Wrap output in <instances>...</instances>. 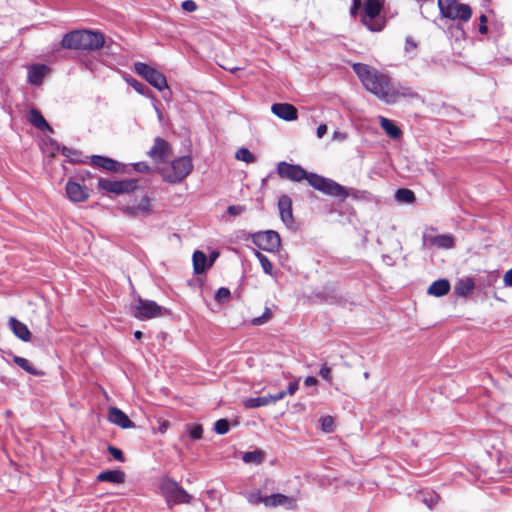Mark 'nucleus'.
Instances as JSON below:
<instances>
[{"label":"nucleus","instance_id":"7c9ffc66","mask_svg":"<svg viewBox=\"0 0 512 512\" xmlns=\"http://www.w3.org/2000/svg\"><path fill=\"white\" fill-rule=\"evenodd\" d=\"M13 361L20 368L25 370L27 373L31 375H39L40 373L34 368V366L30 363L29 360L20 356H13Z\"/></svg>","mask_w":512,"mask_h":512},{"label":"nucleus","instance_id":"a211bd4d","mask_svg":"<svg viewBox=\"0 0 512 512\" xmlns=\"http://www.w3.org/2000/svg\"><path fill=\"white\" fill-rule=\"evenodd\" d=\"M424 243L428 246H435L441 249H451L455 245V239L450 234L426 236Z\"/></svg>","mask_w":512,"mask_h":512},{"label":"nucleus","instance_id":"b1692460","mask_svg":"<svg viewBox=\"0 0 512 512\" xmlns=\"http://www.w3.org/2000/svg\"><path fill=\"white\" fill-rule=\"evenodd\" d=\"M97 480L100 482H110L114 484H120L125 481V474L121 470H108L101 472L97 476Z\"/></svg>","mask_w":512,"mask_h":512},{"label":"nucleus","instance_id":"dca6fc26","mask_svg":"<svg viewBox=\"0 0 512 512\" xmlns=\"http://www.w3.org/2000/svg\"><path fill=\"white\" fill-rule=\"evenodd\" d=\"M274 115L285 121H294L298 118L297 109L288 103H275L271 107Z\"/></svg>","mask_w":512,"mask_h":512},{"label":"nucleus","instance_id":"412c9836","mask_svg":"<svg viewBox=\"0 0 512 512\" xmlns=\"http://www.w3.org/2000/svg\"><path fill=\"white\" fill-rule=\"evenodd\" d=\"M9 327L16 337L21 339L22 341H29L31 339V333L26 324L17 320L14 317L9 319Z\"/></svg>","mask_w":512,"mask_h":512},{"label":"nucleus","instance_id":"58836bf2","mask_svg":"<svg viewBox=\"0 0 512 512\" xmlns=\"http://www.w3.org/2000/svg\"><path fill=\"white\" fill-rule=\"evenodd\" d=\"M230 298V290L226 287H221L217 290L215 294V299L219 303H224L228 301Z\"/></svg>","mask_w":512,"mask_h":512},{"label":"nucleus","instance_id":"a878e982","mask_svg":"<svg viewBox=\"0 0 512 512\" xmlns=\"http://www.w3.org/2000/svg\"><path fill=\"white\" fill-rule=\"evenodd\" d=\"M450 290V283L446 279H440L435 282H433L429 288H428V294L435 296V297H441L446 295Z\"/></svg>","mask_w":512,"mask_h":512},{"label":"nucleus","instance_id":"2eb2a0df","mask_svg":"<svg viewBox=\"0 0 512 512\" xmlns=\"http://www.w3.org/2000/svg\"><path fill=\"white\" fill-rule=\"evenodd\" d=\"M278 209L282 222L287 227H292L294 224L292 199L288 195L280 196L278 200Z\"/></svg>","mask_w":512,"mask_h":512},{"label":"nucleus","instance_id":"f8f14e48","mask_svg":"<svg viewBox=\"0 0 512 512\" xmlns=\"http://www.w3.org/2000/svg\"><path fill=\"white\" fill-rule=\"evenodd\" d=\"M163 308L151 300L139 299L133 309V316L139 320H148L159 317L163 313Z\"/></svg>","mask_w":512,"mask_h":512},{"label":"nucleus","instance_id":"052dcab7","mask_svg":"<svg viewBox=\"0 0 512 512\" xmlns=\"http://www.w3.org/2000/svg\"><path fill=\"white\" fill-rule=\"evenodd\" d=\"M154 108H155V110L157 112L158 119L161 121L162 120V113H161V111L156 106H154Z\"/></svg>","mask_w":512,"mask_h":512},{"label":"nucleus","instance_id":"ea45409f","mask_svg":"<svg viewBox=\"0 0 512 512\" xmlns=\"http://www.w3.org/2000/svg\"><path fill=\"white\" fill-rule=\"evenodd\" d=\"M321 429L324 432H331L333 430L334 421L331 416H324L320 419Z\"/></svg>","mask_w":512,"mask_h":512},{"label":"nucleus","instance_id":"c03bdc74","mask_svg":"<svg viewBox=\"0 0 512 512\" xmlns=\"http://www.w3.org/2000/svg\"><path fill=\"white\" fill-rule=\"evenodd\" d=\"M319 375L328 382H331V368L326 364L323 365L319 371Z\"/></svg>","mask_w":512,"mask_h":512},{"label":"nucleus","instance_id":"7ed1b4c3","mask_svg":"<svg viewBox=\"0 0 512 512\" xmlns=\"http://www.w3.org/2000/svg\"><path fill=\"white\" fill-rule=\"evenodd\" d=\"M384 5L385 0H354V13L362 8V24L370 31L380 32L386 25Z\"/></svg>","mask_w":512,"mask_h":512},{"label":"nucleus","instance_id":"3c124183","mask_svg":"<svg viewBox=\"0 0 512 512\" xmlns=\"http://www.w3.org/2000/svg\"><path fill=\"white\" fill-rule=\"evenodd\" d=\"M134 169L138 172H148L150 170L149 166L145 162H138L134 164Z\"/></svg>","mask_w":512,"mask_h":512},{"label":"nucleus","instance_id":"09e8293b","mask_svg":"<svg viewBox=\"0 0 512 512\" xmlns=\"http://www.w3.org/2000/svg\"><path fill=\"white\" fill-rule=\"evenodd\" d=\"M417 48V44L414 42V40L410 37L406 38V45L405 50L408 53L414 52Z\"/></svg>","mask_w":512,"mask_h":512},{"label":"nucleus","instance_id":"e433bc0d","mask_svg":"<svg viewBox=\"0 0 512 512\" xmlns=\"http://www.w3.org/2000/svg\"><path fill=\"white\" fill-rule=\"evenodd\" d=\"M214 430L217 434H226L229 431V422L226 419L217 420L214 425Z\"/></svg>","mask_w":512,"mask_h":512},{"label":"nucleus","instance_id":"20e7f679","mask_svg":"<svg viewBox=\"0 0 512 512\" xmlns=\"http://www.w3.org/2000/svg\"><path fill=\"white\" fill-rule=\"evenodd\" d=\"M102 33L90 30H77L64 35L61 46L66 49L97 50L104 46Z\"/></svg>","mask_w":512,"mask_h":512},{"label":"nucleus","instance_id":"37998d69","mask_svg":"<svg viewBox=\"0 0 512 512\" xmlns=\"http://www.w3.org/2000/svg\"><path fill=\"white\" fill-rule=\"evenodd\" d=\"M108 451L109 453L113 456V458L117 461H120V462H123L124 461V456H123V453L120 449L114 447V446H109L108 447Z\"/></svg>","mask_w":512,"mask_h":512},{"label":"nucleus","instance_id":"4be33fe9","mask_svg":"<svg viewBox=\"0 0 512 512\" xmlns=\"http://www.w3.org/2000/svg\"><path fill=\"white\" fill-rule=\"evenodd\" d=\"M379 124L390 138L399 139L401 137L402 131L393 120L380 116Z\"/></svg>","mask_w":512,"mask_h":512},{"label":"nucleus","instance_id":"9b49d317","mask_svg":"<svg viewBox=\"0 0 512 512\" xmlns=\"http://www.w3.org/2000/svg\"><path fill=\"white\" fill-rule=\"evenodd\" d=\"M252 241L259 249L267 252H277L281 245L279 234L273 230L254 233Z\"/></svg>","mask_w":512,"mask_h":512},{"label":"nucleus","instance_id":"4d7b16f0","mask_svg":"<svg viewBox=\"0 0 512 512\" xmlns=\"http://www.w3.org/2000/svg\"><path fill=\"white\" fill-rule=\"evenodd\" d=\"M228 212H229V214L237 215L239 213V208L236 206H229Z\"/></svg>","mask_w":512,"mask_h":512},{"label":"nucleus","instance_id":"cd10ccee","mask_svg":"<svg viewBox=\"0 0 512 512\" xmlns=\"http://www.w3.org/2000/svg\"><path fill=\"white\" fill-rule=\"evenodd\" d=\"M193 268L196 274H202L209 267L207 257L202 251H195L193 253Z\"/></svg>","mask_w":512,"mask_h":512},{"label":"nucleus","instance_id":"1a4fd4ad","mask_svg":"<svg viewBox=\"0 0 512 512\" xmlns=\"http://www.w3.org/2000/svg\"><path fill=\"white\" fill-rule=\"evenodd\" d=\"M134 68L137 74L145 78L156 89L161 91L168 88L166 77L158 70L142 62L135 63Z\"/></svg>","mask_w":512,"mask_h":512},{"label":"nucleus","instance_id":"2f4dec72","mask_svg":"<svg viewBox=\"0 0 512 512\" xmlns=\"http://www.w3.org/2000/svg\"><path fill=\"white\" fill-rule=\"evenodd\" d=\"M185 432L192 440H199L203 436V428L200 424L189 423L185 425Z\"/></svg>","mask_w":512,"mask_h":512},{"label":"nucleus","instance_id":"c756f323","mask_svg":"<svg viewBox=\"0 0 512 512\" xmlns=\"http://www.w3.org/2000/svg\"><path fill=\"white\" fill-rule=\"evenodd\" d=\"M474 289V282L471 279L460 280L455 286V292L460 296L468 295Z\"/></svg>","mask_w":512,"mask_h":512},{"label":"nucleus","instance_id":"393cba45","mask_svg":"<svg viewBox=\"0 0 512 512\" xmlns=\"http://www.w3.org/2000/svg\"><path fill=\"white\" fill-rule=\"evenodd\" d=\"M28 121L35 126L36 128L42 130V131H52V128L49 126V124L46 122L44 117L41 115V113L37 109H31L28 114Z\"/></svg>","mask_w":512,"mask_h":512},{"label":"nucleus","instance_id":"13d9d810","mask_svg":"<svg viewBox=\"0 0 512 512\" xmlns=\"http://www.w3.org/2000/svg\"><path fill=\"white\" fill-rule=\"evenodd\" d=\"M219 256V253L218 252H213L211 255H210V260H209V267L214 263V261L217 259V257Z\"/></svg>","mask_w":512,"mask_h":512},{"label":"nucleus","instance_id":"864d4df0","mask_svg":"<svg viewBox=\"0 0 512 512\" xmlns=\"http://www.w3.org/2000/svg\"><path fill=\"white\" fill-rule=\"evenodd\" d=\"M316 133H317L318 138H322L327 133V125H325V124L319 125Z\"/></svg>","mask_w":512,"mask_h":512},{"label":"nucleus","instance_id":"8fccbe9b","mask_svg":"<svg viewBox=\"0 0 512 512\" xmlns=\"http://www.w3.org/2000/svg\"><path fill=\"white\" fill-rule=\"evenodd\" d=\"M480 25H479V32L481 34H486L487 31H488V28H487V17L485 15H481L480 18Z\"/></svg>","mask_w":512,"mask_h":512},{"label":"nucleus","instance_id":"5701e85b","mask_svg":"<svg viewBox=\"0 0 512 512\" xmlns=\"http://www.w3.org/2000/svg\"><path fill=\"white\" fill-rule=\"evenodd\" d=\"M48 72L46 65H32L28 70V80L31 84H40Z\"/></svg>","mask_w":512,"mask_h":512},{"label":"nucleus","instance_id":"423d86ee","mask_svg":"<svg viewBox=\"0 0 512 512\" xmlns=\"http://www.w3.org/2000/svg\"><path fill=\"white\" fill-rule=\"evenodd\" d=\"M160 491L169 508L177 504H189L192 499V496L177 482L168 478L161 482Z\"/></svg>","mask_w":512,"mask_h":512},{"label":"nucleus","instance_id":"680f3d73","mask_svg":"<svg viewBox=\"0 0 512 512\" xmlns=\"http://www.w3.org/2000/svg\"><path fill=\"white\" fill-rule=\"evenodd\" d=\"M134 337H135L136 339H140V338L142 337V332H141V331H136V332L134 333Z\"/></svg>","mask_w":512,"mask_h":512},{"label":"nucleus","instance_id":"a18cd8bd","mask_svg":"<svg viewBox=\"0 0 512 512\" xmlns=\"http://www.w3.org/2000/svg\"><path fill=\"white\" fill-rule=\"evenodd\" d=\"M157 422H158V428H157L158 432L161 434L166 433L170 427V422L167 420H164V419H158Z\"/></svg>","mask_w":512,"mask_h":512},{"label":"nucleus","instance_id":"0eeeda50","mask_svg":"<svg viewBox=\"0 0 512 512\" xmlns=\"http://www.w3.org/2000/svg\"><path fill=\"white\" fill-rule=\"evenodd\" d=\"M121 211L128 217H147L153 213V198L148 193H143L122 206Z\"/></svg>","mask_w":512,"mask_h":512},{"label":"nucleus","instance_id":"de8ad7c7","mask_svg":"<svg viewBox=\"0 0 512 512\" xmlns=\"http://www.w3.org/2000/svg\"><path fill=\"white\" fill-rule=\"evenodd\" d=\"M299 380H300V378H298L296 381L291 382L289 384L287 390L285 391L286 395H294L296 393V391L299 388Z\"/></svg>","mask_w":512,"mask_h":512},{"label":"nucleus","instance_id":"4c0bfd02","mask_svg":"<svg viewBox=\"0 0 512 512\" xmlns=\"http://www.w3.org/2000/svg\"><path fill=\"white\" fill-rule=\"evenodd\" d=\"M271 315V310L268 307H266L263 314L260 317L252 319L251 323L255 326L263 325L271 318Z\"/></svg>","mask_w":512,"mask_h":512},{"label":"nucleus","instance_id":"6ab92c4d","mask_svg":"<svg viewBox=\"0 0 512 512\" xmlns=\"http://www.w3.org/2000/svg\"><path fill=\"white\" fill-rule=\"evenodd\" d=\"M108 419L111 423L123 429L134 427V423L128 418V416L122 410L116 407H111L109 409Z\"/></svg>","mask_w":512,"mask_h":512},{"label":"nucleus","instance_id":"aec40b11","mask_svg":"<svg viewBox=\"0 0 512 512\" xmlns=\"http://www.w3.org/2000/svg\"><path fill=\"white\" fill-rule=\"evenodd\" d=\"M266 507L285 506L290 509L296 508V500L283 494H272L265 497Z\"/></svg>","mask_w":512,"mask_h":512},{"label":"nucleus","instance_id":"5fc2aeb1","mask_svg":"<svg viewBox=\"0 0 512 512\" xmlns=\"http://www.w3.org/2000/svg\"><path fill=\"white\" fill-rule=\"evenodd\" d=\"M317 382H318V380L313 376L306 377L304 380V384L307 387L315 386L317 384Z\"/></svg>","mask_w":512,"mask_h":512},{"label":"nucleus","instance_id":"bb28decb","mask_svg":"<svg viewBox=\"0 0 512 512\" xmlns=\"http://www.w3.org/2000/svg\"><path fill=\"white\" fill-rule=\"evenodd\" d=\"M91 163L94 166L102 168L107 171H117L119 166L115 160L98 155L92 156Z\"/></svg>","mask_w":512,"mask_h":512},{"label":"nucleus","instance_id":"e2e57ef3","mask_svg":"<svg viewBox=\"0 0 512 512\" xmlns=\"http://www.w3.org/2000/svg\"><path fill=\"white\" fill-rule=\"evenodd\" d=\"M67 151H68V149H67V148H63V151H62V152H63V154H64V155L68 156V154L66 153Z\"/></svg>","mask_w":512,"mask_h":512},{"label":"nucleus","instance_id":"39448f33","mask_svg":"<svg viewBox=\"0 0 512 512\" xmlns=\"http://www.w3.org/2000/svg\"><path fill=\"white\" fill-rule=\"evenodd\" d=\"M193 164L189 156H182L171 162L169 166L161 169L163 179L169 183L183 181L192 171Z\"/></svg>","mask_w":512,"mask_h":512},{"label":"nucleus","instance_id":"4468645a","mask_svg":"<svg viewBox=\"0 0 512 512\" xmlns=\"http://www.w3.org/2000/svg\"><path fill=\"white\" fill-rule=\"evenodd\" d=\"M66 195L72 202H83L88 199L89 191L86 186L69 180L66 184Z\"/></svg>","mask_w":512,"mask_h":512},{"label":"nucleus","instance_id":"f257e3e1","mask_svg":"<svg viewBox=\"0 0 512 512\" xmlns=\"http://www.w3.org/2000/svg\"><path fill=\"white\" fill-rule=\"evenodd\" d=\"M354 73L363 87L386 104H395L402 99L417 97V94L409 87L396 83L392 78L363 63H354Z\"/></svg>","mask_w":512,"mask_h":512},{"label":"nucleus","instance_id":"6e6d98bb","mask_svg":"<svg viewBox=\"0 0 512 512\" xmlns=\"http://www.w3.org/2000/svg\"><path fill=\"white\" fill-rule=\"evenodd\" d=\"M347 138H348V134H346V133L343 134V133L338 132V131H335L333 133V139L334 140H345Z\"/></svg>","mask_w":512,"mask_h":512},{"label":"nucleus","instance_id":"f03ea898","mask_svg":"<svg viewBox=\"0 0 512 512\" xmlns=\"http://www.w3.org/2000/svg\"><path fill=\"white\" fill-rule=\"evenodd\" d=\"M277 173L281 178L294 182H300L306 179L314 189L327 195L340 198L348 196V193L343 186L318 174L307 173L300 165L280 162L277 166Z\"/></svg>","mask_w":512,"mask_h":512},{"label":"nucleus","instance_id":"49530a36","mask_svg":"<svg viewBox=\"0 0 512 512\" xmlns=\"http://www.w3.org/2000/svg\"><path fill=\"white\" fill-rule=\"evenodd\" d=\"M182 8L186 12H194L197 9V5L193 0H186L182 3Z\"/></svg>","mask_w":512,"mask_h":512},{"label":"nucleus","instance_id":"f3484780","mask_svg":"<svg viewBox=\"0 0 512 512\" xmlns=\"http://www.w3.org/2000/svg\"><path fill=\"white\" fill-rule=\"evenodd\" d=\"M169 154V145L162 138H156L154 145L149 151V156L156 162L162 163Z\"/></svg>","mask_w":512,"mask_h":512},{"label":"nucleus","instance_id":"ddd939ff","mask_svg":"<svg viewBox=\"0 0 512 512\" xmlns=\"http://www.w3.org/2000/svg\"><path fill=\"white\" fill-rule=\"evenodd\" d=\"M285 396L286 392H279L275 395L250 397L243 400V405L246 409L264 407L282 400Z\"/></svg>","mask_w":512,"mask_h":512},{"label":"nucleus","instance_id":"c9c22d12","mask_svg":"<svg viewBox=\"0 0 512 512\" xmlns=\"http://www.w3.org/2000/svg\"><path fill=\"white\" fill-rule=\"evenodd\" d=\"M265 497L261 494L260 491H253L247 494V500L249 503L253 505L264 504L265 505Z\"/></svg>","mask_w":512,"mask_h":512},{"label":"nucleus","instance_id":"c85d7f7f","mask_svg":"<svg viewBox=\"0 0 512 512\" xmlns=\"http://www.w3.org/2000/svg\"><path fill=\"white\" fill-rule=\"evenodd\" d=\"M245 463L261 464L264 460V452L260 450L245 452L242 456Z\"/></svg>","mask_w":512,"mask_h":512},{"label":"nucleus","instance_id":"bf43d9fd","mask_svg":"<svg viewBox=\"0 0 512 512\" xmlns=\"http://www.w3.org/2000/svg\"><path fill=\"white\" fill-rule=\"evenodd\" d=\"M232 74L236 73L238 70H240L239 67H233V68H227Z\"/></svg>","mask_w":512,"mask_h":512},{"label":"nucleus","instance_id":"9d476101","mask_svg":"<svg viewBox=\"0 0 512 512\" xmlns=\"http://www.w3.org/2000/svg\"><path fill=\"white\" fill-rule=\"evenodd\" d=\"M138 181L136 179H125L120 181H113L108 179H99V189L113 194H126L131 193L137 189Z\"/></svg>","mask_w":512,"mask_h":512},{"label":"nucleus","instance_id":"473e14b6","mask_svg":"<svg viewBox=\"0 0 512 512\" xmlns=\"http://www.w3.org/2000/svg\"><path fill=\"white\" fill-rule=\"evenodd\" d=\"M395 198L398 202L409 204L414 202L415 194L409 189L402 188L396 191Z\"/></svg>","mask_w":512,"mask_h":512},{"label":"nucleus","instance_id":"a19ab883","mask_svg":"<svg viewBox=\"0 0 512 512\" xmlns=\"http://www.w3.org/2000/svg\"><path fill=\"white\" fill-rule=\"evenodd\" d=\"M438 499H439L438 495L431 492V493L426 494L423 497L422 501L431 509L438 502Z\"/></svg>","mask_w":512,"mask_h":512},{"label":"nucleus","instance_id":"72a5a7b5","mask_svg":"<svg viewBox=\"0 0 512 512\" xmlns=\"http://www.w3.org/2000/svg\"><path fill=\"white\" fill-rule=\"evenodd\" d=\"M254 255L260 262L263 271L267 275L273 276V264L271 263V261L264 254L257 250L254 251Z\"/></svg>","mask_w":512,"mask_h":512},{"label":"nucleus","instance_id":"79ce46f5","mask_svg":"<svg viewBox=\"0 0 512 512\" xmlns=\"http://www.w3.org/2000/svg\"><path fill=\"white\" fill-rule=\"evenodd\" d=\"M128 83L140 94L148 96V89L135 79L129 80Z\"/></svg>","mask_w":512,"mask_h":512},{"label":"nucleus","instance_id":"603ef678","mask_svg":"<svg viewBox=\"0 0 512 512\" xmlns=\"http://www.w3.org/2000/svg\"><path fill=\"white\" fill-rule=\"evenodd\" d=\"M503 281L505 286L512 287V268L504 274Z\"/></svg>","mask_w":512,"mask_h":512},{"label":"nucleus","instance_id":"f704fd0d","mask_svg":"<svg viewBox=\"0 0 512 512\" xmlns=\"http://www.w3.org/2000/svg\"><path fill=\"white\" fill-rule=\"evenodd\" d=\"M235 158L247 164L255 162V156L246 148H240L236 151Z\"/></svg>","mask_w":512,"mask_h":512},{"label":"nucleus","instance_id":"6e6552de","mask_svg":"<svg viewBox=\"0 0 512 512\" xmlns=\"http://www.w3.org/2000/svg\"><path fill=\"white\" fill-rule=\"evenodd\" d=\"M438 6L442 16L451 20L467 22L472 16L470 6L457 0H438Z\"/></svg>","mask_w":512,"mask_h":512}]
</instances>
